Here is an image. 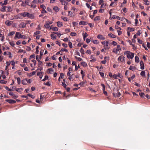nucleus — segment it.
<instances>
[{"instance_id":"1","label":"nucleus","mask_w":150,"mask_h":150,"mask_svg":"<svg viewBox=\"0 0 150 150\" xmlns=\"http://www.w3.org/2000/svg\"><path fill=\"white\" fill-rule=\"evenodd\" d=\"M124 54H127V57L129 59H132L134 57V54L129 51H126L124 52Z\"/></svg>"},{"instance_id":"2","label":"nucleus","mask_w":150,"mask_h":150,"mask_svg":"<svg viewBox=\"0 0 150 150\" xmlns=\"http://www.w3.org/2000/svg\"><path fill=\"white\" fill-rule=\"evenodd\" d=\"M16 38L25 39L26 38V36L24 35H22L19 32H17L16 33V35L14 37L15 39H16Z\"/></svg>"},{"instance_id":"3","label":"nucleus","mask_w":150,"mask_h":150,"mask_svg":"<svg viewBox=\"0 0 150 150\" xmlns=\"http://www.w3.org/2000/svg\"><path fill=\"white\" fill-rule=\"evenodd\" d=\"M40 7L42 8V10L41 11L42 13H46L47 11L45 10L46 7L43 4H42L40 6Z\"/></svg>"},{"instance_id":"4","label":"nucleus","mask_w":150,"mask_h":150,"mask_svg":"<svg viewBox=\"0 0 150 150\" xmlns=\"http://www.w3.org/2000/svg\"><path fill=\"white\" fill-rule=\"evenodd\" d=\"M13 23V22L12 21L7 20L5 22V24L8 26H10Z\"/></svg>"},{"instance_id":"5","label":"nucleus","mask_w":150,"mask_h":150,"mask_svg":"<svg viewBox=\"0 0 150 150\" xmlns=\"http://www.w3.org/2000/svg\"><path fill=\"white\" fill-rule=\"evenodd\" d=\"M125 58V57H124L122 56H120L118 58V61H121L122 62H124Z\"/></svg>"},{"instance_id":"6","label":"nucleus","mask_w":150,"mask_h":150,"mask_svg":"<svg viewBox=\"0 0 150 150\" xmlns=\"http://www.w3.org/2000/svg\"><path fill=\"white\" fill-rule=\"evenodd\" d=\"M61 4L64 5H67L68 4V2L66 1L65 0H59Z\"/></svg>"},{"instance_id":"7","label":"nucleus","mask_w":150,"mask_h":150,"mask_svg":"<svg viewBox=\"0 0 150 150\" xmlns=\"http://www.w3.org/2000/svg\"><path fill=\"white\" fill-rule=\"evenodd\" d=\"M6 101L10 104H14L16 103V100H13L7 99Z\"/></svg>"},{"instance_id":"8","label":"nucleus","mask_w":150,"mask_h":150,"mask_svg":"<svg viewBox=\"0 0 150 150\" xmlns=\"http://www.w3.org/2000/svg\"><path fill=\"white\" fill-rule=\"evenodd\" d=\"M13 11V9L10 6H6V11L7 12H11Z\"/></svg>"},{"instance_id":"9","label":"nucleus","mask_w":150,"mask_h":150,"mask_svg":"<svg viewBox=\"0 0 150 150\" xmlns=\"http://www.w3.org/2000/svg\"><path fill=\"white\" fill-rule=\"evenodd\" d=\"M26 24L23 22H21L19 25V27L20 28H24L26 27Z\"/></svg>"},{"instance_id":"10","label":"nucleus","mask_w":150,"mask_h":150,"mask_svg":"<svg viewBox=\"0 0 150 150\" xmlns=\"http://www.w3.org/2000/svg\"><path fill=\"white\" fill-rule=\"evenodd\" d=\"M97 38L99 39L102 40H104L105 39V38L102 35H98L97 36Z\"/></svg>"},{"instance_id":"11","label":"nucleus","mask_w":150,"mask_h":150,"mask_svg":"<svg viewBox=\"0 0 150 150\" xmlns=\"http://www.w3.org/2000/svg\"><path fill=\"white\" fill-rule=\"evenodd\" d=\"M88 22L86 21H81L79 22V25H85L88 24Z\"/></svg>"},{"instance_id":"12","label":"nucleus","mask_w":150,"mask_h":150,"mask_svg":"<svg viewBox=\"0 0 150 150\" xmlns=\"http://www.w3.org/2000/svg\"><path fill=\"white\" fill-rule=\"evenodd\" d=\"M140 69H144V64L143 62L141 61L140 62Z\"/></svg>"},{"instance_id":"13","label":"nucleus","mask_w":150,"mask_h":150,"mask_svg":"<svg viewBox=\"0 0 150 150\" xmlns=\"http://www.w3.org/2000/svg\"><path fill=\"white\" fill-rule=\"evenodd\" d=\"M6 6H3L0 9V11L2 12H5L6 11Z\"/></svg>"},{"instance_id":"14","label":"nucleus","mask_w":150,"mask_h":150,"mask_svg":"<svg viewBox=\"0 0 150 150\" xmlns=\"http://www.w3.org/2000/svg\"><path fill=\"white\" fill-rule=\"evenodd\" d=\"M28 17L31 19H33L35 17L32 14H30L28 13Z\"/></svg>"},{"instance_id":"15","label":"nucleus","mask_w":150,"mask_h":150,"mask_svg":"<svg viewBox=\"0 0 150 150\" xmlns=\"http://www.w3.org/2000/svg\"><path fill=\"white\" fill-rule=\"evenodd\" d=\"M101 43L103 45H105L106 47L108 46V42L107 41L102 42Z\"/></svg>"},{"instance_id":"16","label":"nucleus","mask_w":150,"mask_h":150,"mask_svg":"<svg viewBox=\"0 0 150 150\" xmlns=\"http://www.w3.org/2000/svg\"><path fill=\"white\" fill-rule=\"evenodd\" d=\"M57 25L58 27H60L63 26L62 23L60 21H58L57 22Z\"/></svg>"},{"instance_id":"17","label":"nucleus","mask_w":150,"mask_h":150,"mask_svg":"<svg viewBox=\"0 0 150 150\" xmlns=\"http://www.w3.org/2000/svg\"><path fill=\"white\" fill-rule=\"evenodd\" d=\"M28 13L27 12H24L23 13H21V15L22 16H23L24 17H25L28 16Z\"/></svg>"},{"instance_id":"18","label":"nucleus","mask_w":150,"mask_h":150,"mask_svg":"<svg viewBox=\"0 0 150 150\" xmlns=\"http://www.w3.org/2000/svg\"><path fill=\"white\" fill-rule=\"evenodd\" d=\"M113 95L114 97H119L121 95V94L119 92H117L116 94L114 93H113Z\"/></svg>"},{"instance_id":"19","label":"nucleus","mask_w":150,"mask_h":150,"mask_svg":"<svg viewBox=\"0 0 150 150\" xmlns=\"http://www.w3.org/2000/svg\"><path fill=\"white\" fill-rule=\"evenodd\" d=\"M51 39L54 40L56 37V35L54 34H51Z\"/></svg>"},{"instance_id":"20","label":"nucleus","mask_w":150,"mask_h":150,"mask_svg":"<svg viewBox=\"0 0 150 150\" xmlns=\"http://www.w3.org/2000/svg\"><path fill=\"white\" fill-rule=\"evenodd\" d=\"M90 58L91 59V60H90V61L91 62H95L96 61V59L94 57H93L92 55L91 56Z\"/></svg>"},{"instance_id":"21","label":"nucleus","mask_w":150,"mask_h":150,"mask_svg":"<svg viewBox=\"0 0 150 150\" xmlns=\"http://www.w3.org/2000/svg\"><path fill=\"white\" fill-rule=\"evenodd\" d=\"M53 10L57 12L59 11V8L57 6H54L53 8Z\"/></svg>"},{"instance_id":"22","label":"nucleus","mask_w":150,"mask_h":150,"mask_svg":"<svg viewBox=\"0 0 150 150\" xmlns=\"http://www.w3.org/2000/svg\"><path fill=\"white\" fill-rule=\"evenodd\" d=\"M129 69L130 70L134 71L136 69V67L134 66H130Z\"/></svg>"},{"instance_id":"23","label":"nucleus","mask_w":150,"mask_h":150,"mask_svg":"<svg viewBox=\"0 0 150 150\" xmlns=\"http://www.w3.org/2000/svg\"><path fill=\"white\" fill-rule=\"evenodd\" d=\"M68 16L70 17H72L74 16L72 12L71 11H68Z\"/></svg>"},{"instance_id":"24","label":"nucleus","mask_w":150,"mask_h":150,"mask_svg":"<svg viewBox=\"0 0 150 150\" xmlns=\"http://www.w3.org/2000/svg\"><path fill=\"white\" fill-rule=\"evenodd\" d=\"M108 35L110 37L112 38H116L115 36L112 33L108 34Z\"/></svg>"},{"instance_id":"25","label":"nucleus","mask_w":150,"mask_h":150,"mask_svg":"<svg viewBox=\"0 0 150 150\" xmlns=\"http://www.w3.org/2000/svg\"><path fill=\"white\" fill-rule=\"evenodd\" d=\"M100 19V16H96L95 17L94 19V21H97L99 20Z\"/></svg>"},{"instance_id":"26","label":"nucleus","mask_w":150,"mask_h":150,"mask_svg":"<svg viewBox=\"0 0 150 150\" xmlns=\"http://www.w3.org/2000/svg\"><path fill=\"white\" fill-rule=\"evenodd\" d=\"M116 18L118 20H121L122 21H123L124 19H125V18H120L118 16H116Z\"/></svg>"},{"instance_id":"27","label":"nucleus","mask_w":150,"mask_h":150,"mask_svg":"<svg viewBox=\"0 0 150 150\" xmlns=\"http://www.w3.org/2000/svg\"><path fill=\"white\" fill-rule=\"evenodd\" d=\"M26 80V79H25L22 80V83L23 85H25L27 84Z\"/></svg>"},{"instance_id":"28","label":"nucleus","mask_w":150,"mask_h":150,"mask_svg":"<svg viewBox=\"0 0 150 150\" xmlns=\"http://www.w3.org/2000/svg\"><path fill=\"white\" fill-rule=\"evenodd\" d=\"M144 2V4L146 5H149V1L148 0H143Z\"/></svg>"},{"instance_id":"29","label":"nucleus","mask_w":150,"mask_h":150,"mask_svg":"<svg viewBox=\"0 0 150 150\" xmlns=\"http://www.w3.org/2000/svg\"><path fill=\"white\" fill-rule=\"evenodd\" d=\"M16 90L18 92L20 93L23 91V89L22 88H17Z\"/></svg>"},{"instance_id":"30","label":"nucleus","mask_w":150,"mask_h":150,"mask_svg":"<svg viewBox=\"0 0 150 150\" xmlns=\"http://www.w3.org/2000/svg\"><path fill=\"white\" fill-rule=\"evenodd\" d=\"M135 62H136L138 63L139 62V58L137 56H135Z\"/></svg>"},{"instance_id":"31","label":"nucleus","mask_w":150,"mask_h":150,"mask_svg":"<svg viewBox=\"0 0 150 150\" xmlns=\"http://www.w3.org/2000/svg\"><path fill=\"white\" fill-rule=\"evenodd\" d=\"M44 26L46 28H50V25L46 22L45 24L44 25Z\"/></svg>"},{"instance_id":"32","label":"nucleus","mask_w":150,"mask_h":150,"mask_svg":"<svg viewBox=\"0 0 150 150\" xmlns=\"http://www.w3.org/2000/svg\"><path fill=\"white\" fill-rule=\"evenodd\" d=\"M145 72L144 71H142L140 73V75L142 76H145Z\"/></svg>"},{"instance_id":"33","label":"nucleus","mask_w":150,"mask_h":150,"mask_svg":"<svg viewBox=\"0 0 150 150\" xmlns=\"http://www.w3.org/2000/svg\"><path fill=\"white\" fill-rule=\"evenodd\" d=\"M8 0H5L4 1V2L2 4V6H3L4 5H6L7 4Z\"/></svg>"},{"instance_id":"34","label":"nucleus","mask_w":150,"mask_h":150,"mask_svg":"<svg viewBox=\"0 0 150 150\" xmlns=\"http://www.w3.org/2000/svg\"><path fill=\"white\" fill-rule=\"evenodd\" d=\"M48 70L49 73L50 74H51L54 71V70L52 68L49 69Z\"/></svg>"},{"instance_id":"35","label":"nucleus","mask_w":150,"mask_h":150,"mask_svg":"<svg viewBox=\"0 0 150 150\" xmlns=\"http://www.w3.org/2000/svg\"><path fill=\"white\" fill-rule=\"evenodd\" d=\"M0 83L2 84H5L7 83V81L2 80H0Z\"/></svg>"},{"instance_id":"36","label":"nucleus","mask_w":150,"mask_h":150,"mask_svg":"<svg viewBox=\"0 0 150 150\" xmlns=\"http://www.w3.org/2000/svg\"><path fill=\"white\" fill-rule=\"evenodd\" d=\"M61 18L65 21H68V18L66 17H62Z\"/></svg>"},{"instance_id":"37","label":"nucleus","mask_w":150,"mask_h":150,"mask_svg":"<svg viewBox=\"0 0 150 150\" xmlns=\"http://www.w3.org/2000/svg\"><path fill=\"white\" fill-rule=\"evenodd\" d=\"M15 33L14 31H12L9 32L8 34V36H12L13 35L15 34Z\"/></svg>"},{"instance_id":"38","label":"nucleus","mask_w":150,"mask_h":150,"mask_svg":"<svg viewBox=\"0 0 150 150\" xmlns=\"http://www.w3.org/2000/svg\"><path fill=\"white\" fill-rule=\"evenodd\" d=\"M91 41L93 42V43L95 44H97L98 43V41L97 40H92Z\"/></svg>"},{"instance_id":"39","label":"nucleus","mask_w":150,"mask_h":150,"mask_svg":"<svg viewBox=\"0 0 150 150\" xmlns=\"http://www.w3.org/2000/svg\"><path fill=\"white\" fill-rule=\"evenodd\" d=\"M24 1L25 2V3L26 6H30L29 4V3L30 1L29 0H25Z\"/></svg>"},{"instance_id":"40","label":"nucleus","mask_w":150,"mask_h":150,"mask_svg":"<svg viewBox=\"0 0 150 150\" xmlns=\"http://www.w3.org/2000/svg\"><path fill=\"white\" fill-rule=\"evenodd\" d=\"M21 6L23 7H26V5L25 3V2H24L23 1H22V4H21Z\"/></svg>"},{"instance_id":"41","label":"nucleus","mask_w":150,"mask_h":150,"mask_svg":"<svg viewBox=\"0 0 150 150\" xmlns=\"http://www.w3.org/2000/svg\"><path fill=\"white\" fill-rule=\"evenodd\" d=\"M81 64L84 67H85L87 66V64L85 62H83L81 63Z\"/></svg>"},{"instance_id":"42","label":"nucleus","mask_w":150,"mask_h":150,"mask_svg":"<svg viewBox=\"0 0 150 150\" xmlns=\"http://www.w3.org/2000/svg\"><path fill=\"white\" fill-rule=\"evenodd\" d=\"M70 35L71 36H75L76 35V33H75L73 32H71V33L70 34Z\"/></svg>"},{"instance_id":"43","label":"nucleus","mask_w":150,"mask_h":150,"mask_svg":"<svg viewBox=\"0 0 150 150\" xmlns=\"http://www.w3.org/2000/svg\"><path fill=\"white\" fill-rule=\"evenodd\" d=\"M17 81L18 84H20L21 83V79L19 77H18L17 78Z\"/></svg>"},{"instance_id":"44","label":"nucleus","mask_w":150,"mask_h":150,"mask_svg":"<svg viewBox=\"0 0 150 150\" xmlns=\"http://www.w3.org/2000/svg\"><path fill=\"white\" fill-rule=\"evenodd\" d=\"M5 88L6 89V90H8V91H13V90H12V89L9 88L7 86H5Z\"/></svg>"},{"instance_id":"45","label":"nucleus","mask_w":150,"mask_h":150,"mask_svg":"<svg viewBox=\"0 0 150 150\" xmlns=\"http://www.w3.org/2000/svg\"><path fill=\"white\" fill-rule=\"evenodd\" d=\"M83 38H86L88 36V34L86 33H85L84 34L83 33Z\"/></svg>"},{"instance_id":"46","label":"nucleus","mask_w":150,"mask_h":150,"mask_svg":"<svg viewBox=\"0 0 150 150\" xmlns=\"http://www.w3.org/2000/svg\"><path fill=\"white\" fill-rule=\"evenodd\" d=\"M119 51H118V50L117 49H114L112 52L117 54V53Z\"/></svg>"},{"instance_id":"47","label":"nucleus","mask_w":150,"mask_h":150,"mask_svg":"<svg viewBox=\"0 0 150 150\" xmlns=\"http://www.w3.org/2000/svg\"><path fill=\"white\" fill-rule=\"evenodd\" d=\"M111 44L112 45H114V46H116V45H117V43L115 42V41H113L112 43H111Z\"/></svg>"},{"instance_id":"48","label":"nucleus","mask_w":150,"mask_h":150,"mask_svg":"<svg viewBox=\"0 0 150 150\" xmlns=\"http://www.w3.org/2000/svg\"><path fill=\"white\" fill-rule=\"evenodd\" d=\"M99 74L101 77L103 78H104V74L102 72H100Z\"/></svg>"},{"instance_id":"49","label":"nucleus","mask_w":150,"mask_h":150,"mask_svg":"<svg viewBox=\"0 0 150 150\" xmlns=\"http://www.w3.org/2000/svg\"><path fill=\"white\" fill-rule=\"evenodd\" d=\"M58 30L57 27H53V30L55 31H57Z\"/></svg>"},{"instance_id":"50","label":"nucleus","mask_w":150,"mask_h":150,"mask_svg":"<svg viewBox=\"0 0 150 150\" xmlns=\"http://www.w3.org/2000/svg\"><path fill=\"white\" fill-rule=\"evenodd\" d=\"M69 45L70 48H72L73 47L72 43L71 42H69L68 43Z\"/></svg>"},{"instance_id":"51","label":"nucleus","mask_w":150,"mask_h":150,"mask_svg":"<svg viewBox=\"0 0 150 150\" xmlns=\"http://www.w3.org/2000/svg\"><path fill=\"white\" fill-rule=\"evenodd\" d=\"M48 76H47V75H46L45 76L44 78L42 80V81H45L47 79H48Z\"/></svg>"},{"instance_id":"52","label":"nucleus","mask_w":150,"mask_h":150,"mask_svg":"<svg viewBox=\"0 0 150 150\" xmlns=\"http://www.w3.org/2000/svg\"><path fill=\"white\" fill-rule=\"evenodd\" d=\"M117 76H118L120 78H122L123 77V76L122 74H121L120 73H118L117 74Z\"/></svg>"},{"instance_id":"53","label":"nucleus","mask_w":150,"mask_h":150,"mask_svg":"<svg viewBox=\"0 0 150 150\" xmlns=\"http://www.w3.org/2000/svg\"><path fill=\"white\" fill-rule=\"evenodd\" d=\"M26 79V82H27L28 83H31V82H32V81L31 80V79Z\"/></svg>"},{"instance_id":"54","label":"nucleus","mask_w":150,"mask_h":150,"mask_svg":"<svg viewBox=\"0 0 150 150\" xmlns=\"http://www.w3.org/2000/svg\"><path fill=\"white\" fill-rule=\"evenodd\" d=\"M54 33L57 34V36L59 37H60L61 35L60 33L59 32H54Z\"/></svg>"},{"instance_id":"55","label":"nucleus","mask_w":150,"mask_h":150,"mask_svg":"<svg viewBox=\"0 0 150 150\" xmlns=\"http://www.w3.org/2000/svg\"><path fill=\"white\" fill-rule=\"evenodd\" d=\"M9 44L10 45L12 46V47H14L15 45V44L13 43V42H9Z\"/></svg>"},{"instance_id":"56","label":"nucleus","mask_w":150,"mask_h":150,"mask_svg":"<svg viewBox=\"0 0 150 150\" xmlns=\"http://www.w3.org/2000/svg\"><path fill=\"white\" fill-rule=\"evenodd\" d=\"M118 51L120 50H121L120 46L119 45H117L116 48Z\"/></svg>"},{"instance_id":"57","label":"nucleus","mask_w":150,"mask_h":150,"mask_svg":"<svg viewBox=\"0 0 150 150\" xmlns=\"http://www.w3.org/2000/svg\"><path fill=\"white\" fill-rule=\"evenodd\" d=\"M142 46L143 47H144V48H145V50H148V48H147V47H146V44H143V45H142Z\"/></svg>"},{"instance_id":"58","label":"nucleus","mask_w":150,"mask_h":150,"mask_svg":"<svg viewBox=\"0 0 150 150\" xmlns=\"http://www.w3.org/2000/svg\"><path fill=\"white\" fill-rule=\"evenodd\" d=\"M127 42H129L130 45H131L132 47H135V45L132 43V42H131L130 40H129L127 41Z\"/></svg>"},{"instance_id":"59","label":"nucleus","mask_w":150,"mask_h":150,"mask_svg":"<svg viewBox=\"0 0 150 150\" xmlns=\"http://www.w3.org/2000/svg\"><path fill=\"white\" fill-rule=\"evenodd\" d=\"M10 62L11 65L13 66H14L15 64V63L14 61H12Z\"/></svg>"},{"instance_id":"60","label":"nucleus","mask_w":150,"mask_h":150,"mask_svg":"<svg viewBox=\"0 0 150 150\" xmlns=\"http://www.w3.org/2000/svg\"><path fill=\"white\" fill-rule=\"evenodd\" d=\"M139 95L140 96L142 97H144V93H139Z\"/></svg>"},{"instance_id":"61","label":"nucleus","mask_w":150,"mask_h":150,"mask_svg":"<svg viewBox=\"0 0 150 150\" xmlns=\"http://www.w3.org/2000/svg\"><path fill=\"white\" fill-rule=\"evenodd\" d=\"M60 51H62V52H68V50L66 49H64V48H62V49H61V50H60Z\"/></svg>"},{"instance_id":"62","label":"nucleus","mask_w":150,"mask_h":150,"mask_svg":"<svg viewBox=\"0 0 150 150\" xmlns=\"http://www.w3.org/2000/svg\"><path fill=\"white\" fill-rule=\"evenodd\" d=\"M127 29L128 30H130L131 31H133L134 30V29L133 28L129 27Z\"/></svg>"},{"instance_id":"63","label":"nucleus","mask_w":150,"mask_h":150,"mask_svg":"<svg viewBox=\"0 0 150 150\" xmlns=\"http://www.w3.org/2000/svg\"><path fill=\"white\" fill-rule=\"evenodd\" d=\"M38 0H33L32 1V3H33L34 4L38 3Z\"/></svg>"},{"instance_id":"64","label":"nucleus","mask_w":150,"mask_h":150,"mask_svg":"<svg viewBox=\"0 0 150 150\" xmlns=\"http://www.w3.org/2000/svg\"><path fill=\"white\" fill-rule=\"evenodd\" d=\"M80 52L82 54H84V50L82 48L81 49Z\"/></svg>"}]
</instances>
